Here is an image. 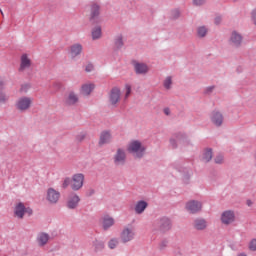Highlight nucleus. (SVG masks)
Listing matches in <instances>:
<instances>
[{
    "instance_id": "obj_21",
    "label": "nucleus",
    "mask_w": 256,
    "mask_h": 256,
    "mask_svg": "<svg viewBox=\"0 0 256 256\" xmlns=\"http://www.w3.org/2000/svg\"><path fill=\"white\" fill-rule=\"evenodd\" d=\"M134 69L137 75H145L149 71V67L144 63H135Z\"/></svg>"
},
{
    "instance_id": "obj_7",
    "label": "nucleus",
    "mask_w": 256,
    "mask_h": 256,
    "mask_svg": "<svg viewBox=\"0 0 256 256\" xmlns=\"http://www.w3.org/2000/svg\"><path fill=\"white\" fill-rule=\"evenodd\" d=\"M61 198V193L53 188H49L46 192V200L55 205Z\"/></svg>"
},
{
    "instance_id": "obj_29",
    "label": "nucleus",
    "mask_w": 256,
    "mask_h": 256,
    "mask_svg": "<svg viewBox=\"0 0 256 256\" xmlns=\"http://www.w3.org/2000/svg\"><path fill=\"white\" fill-rule=\"evenodd\" d=\"M114 45L116 49H121V47H123V36H116V38L114 39Z\"/></svg>"
},
{
    "instance_id": "obj_30",
    "label": "nucleus",
    "mask_w": 256,
    "mask_h": 256,
    "mask_svg": "<svg viewBox=\"0 0 256 256\" xmlns=\"http://www.w3.org/2000/svg\"><path fill=\"white\" fill-rule=\"evenodd\" d=\"M9 101V96L5 93V91L0 92V105H5Z\"/></svg>"
},
{
    "instance_id": "obj_38",
    "label": "nucleus",
    "mask_w": 256,
    "mask_h": 256,
    "mask_svg": "<svg viewBox=\"0 0 256 256\" xmlns=\"http://www.w3.org/2000/svg\"><path fill=\"white\" fill-rule=\"evenodd\" d=\"M250 251H256V239H252L249 243Z\"/></svg>"
},
{
    "instance_id": "obj_37",
    "label": "nucleus",
    "mask_w": 256,
    "mask_h": 256,
    "mask_svg": "<svg viewBox=\"0 0 256 256\" xmlns=\"http://www.w3.org/2000/svg\"><path fill=\"white\" fill-rule=\"evenodd\" d=\"M31 89V86L29 84H23L20 88V93H27Z\"/></svg>"
},
{
    "instance_id": "obj_10",
    "label": "nucleus",
    "mask_w": 256,
    "mask_h": 256,
    "mask_svg": "<svg viewBox=\"0 0 256 256\" xmlns=\"http://www.w3.org/2000/svg\"><path fill=\"white\" fill-rule=\"evenodd\" d=\"M221 221L224 225H231L235 221V213L231 210H227L222 213Z\"/></svg>"
},
{
    "instance_id": "obj_4",
    "label": "nucleus",
    "mask_w": 256,
    "mask_h": 256,
    "mask_svg": "<svg viewBox=\"0 0 256 256\" xmlns=\"http://www.w3.org/2000/svg\"><path fill=\"white\" fill-rule=\"evenodd\" d=\"M120 239L122 243L133 241L135 239V229L132 226H126L120 234Z\"/></svg>"
},
{
    "instance_id": "obj_18",
    "label": "nucleus",
    "mask_w": 256,
    "mask_h": 256,
    "mask_svg": "<svg viewBox=\"0 0 256 256\" xmlns=\"http://www.w3.org/2000/svg\"><path fill=\"white\" fill-rule=\"evenodd\" d=\"M83 52V45L79 44V43H76V44H73L71 47H70V57L72 59H75V57H78V55L80 53Z\"/></svg>"
},
{
    "instance_id": "obj_50",
    "label": "nucleus",
    "mask_w": 256,
    "mask_h": 256,
    "mask_svg": "<svg viewBox=\"0 0 256 256\" xmlns=\"http://www.w3.org/2000/svg\"><path fill=\"white\" fill-rule=\"evenodd\" d=\"M83 137H84V136H82V137L80 138V141H82Z\"/></svg>"
},
{
    "instance_id": "obj_17",
    "label": "nucleus",
    "mask_w": 256,
    "mask_h": 256,
    "mask_svg": "<svg viewBox=\"0 0 256 256\" xmlns=\"http://www.w3.org/2000/svg\"><path fill=\"white\" fill-rule=\"evenodd\" d=\"M113 139L111 131H103L100 134L99 145H107Z\"/></svg>"
},
{
    "instance_id": "obj_25",
    "label": "nucleus",
    "mask_w": 256,
    "mask_h": 256,
    "mask_svg": "<svg viewBox=\"0 0 256 256\" xmlns=\"http://www.w3.org/2000/svg\"><path fill=\"white\" fill-rule=\"evenodd\" d=\"M147 202L145 201H139L137 202L136 206H135V212L138 215H141V213H143V211H145V209H147Z\"/></svg>"
},
{
    "instance_id": "obj_13",
    "label": "nucleus",
    "mask_w": 256,
    "mask_h": 256,
    "mask_svg": "<svg viewBox=\"0 0 256 256\" xmlns=\"http://www.w3.org/2000/svg\"><path fill=\"white\" fill-rule=\"evenodd\" d=\"M81 201V198L77 194H72L68 197L67 201V207L68 209H77L79 206V203Z\"/></svg>"
},
{
    "instance_id": "obj_22",
    "label": "nucleus",
    "mask_w": 256,
    "mask_h": 256,
    "mask_svg": "<svg viewBox=\"0 0 256 256\" xmlns=\"http://www.w3.org/2000/svg\"><path fill=\"white\" fill-rule=\"evenodd\" d=\"M194 229H197V231H203L207 229V221L202 218H198L194 221Z\"/></svg>"
},
{
    "instance_id": "obj_46",
    "label": "nucleus",
    "mask_w": 256,
    "mask_h": 256,
    "mask_svg": "<svg viewBox=\"0 0 256 256\" xmlns=\"http://www.w3.org/2000/svg\"><path fill=\"white\" fill-rule=\"evenodd\" d=\"M212 89H215V87H213V86L212 87H208L207 91H211Z\"/></svg>"
},
{
    "instance_id": "obj_20",
    "label": "nucleus",
    "mask_w": 256,
    "mask_h": 256,
    "mask_svg": "<svg viewBox=\"0 0 256 256\" xmlns=\"http://www.w3.org/2000/svg\"><path fill=\"white\" fill-rule=\"evenodd\" d=\"M243 41V37H241V34L237 33L236 31L232 32V35L230 37V42L234 47H239Z\"/></svg>"
},
{
    "instance_id": "obj_32",
    "label": "nucleus",
    "mask_w": 256,
    "mask_h": 256,
    "mask_svg": "<svg viewBox=\"0 0 256 256\" xmlns=\"http://www.w3.org/2000/svg\"><path fill=\"white\" fill-rule=\"evenodd\" d=\"M124 91H125L124 99H129V97H131V85L126 84L124 87Z\"/></svg>"
},
{
    "instance_id": "obj_15",
    "label": "nucleus",
    "mask_w": 256,
    "mask_h": 256,
    "mask_svg": "<svg viewBox=\"0 0 256 256\" xmlns=\"http://www.w3.org/2000/svg\"><path fill=\"white\" fill-rule=\"evenodd\" d=\"M211 121L216 125V127H221V125H223V114L219 111H213Z\"/></svg>"
},
{
    "instance_id": "obj_40",
    "label": "nucleus",
    "mask_w": 256,
    "mask_h": 256,
    "mask_svg": "<svg viewBox=\"0 0 256 256\" xmlns=\"http://www.w3.org/2000/svg\"><path fill=\"white\" fill-rule=\"evenodd\" d=\"M5 89V80L0 79V92H3Z\"/></svg>"
},
{
    "instance_id": "obj_26",
    "label": "nucleus",
    "mask_w": 256,
    "mask_h": 256,
    "mask_svg": "<svg viewBox=\"0 0 256 256\" xmlns=\"http://www.w3.org/2000/svg\"><path fill=\"white\" fill-rule=\"evenodd\" d=\"M185 137V135L183 133H178L175 134L171 139H170V143L172 145V147H177V141H181V139H183Z\"/></svg>"
},
{
    "instance_id": "obj_47",
    "label": "nucleus",
    "mask_w": 256,
    "mask_h": 256,
    "mask_svg": "<svg viewBox=\"0 0 256 256\" xmlns=\"http://www.w3.org/2000/svg\"><path fill=\"white\" fill-rule=\"evenodd\" d=\"M237 256H247L245 253L238 254Z\"/></svg>"
},
{
    "instance_id": "obj_39",
    "label": "nucleus",
    "mask_w": 256,
    "mask_h": 256,
    "mask_svg": "<svg viewBox=\"0 0 256 256\" xmlns=\"http://www.w3.org/2000/svg\"><path fill=\"white\" fill-rule=\"evenodd\" d=\"M95 69V66H93V64L89 63L85 66V71L86 73H91V71H93Z\"/></svg>"
},
{
    "instance_id": "obj_5",
    "label": "nucleus",
    "mask_w": 256,
    "mask_h": 256,
    "mask_svg": "<svg viewBox=\"0 0 256 256\" xmlns=\"http://www.w3.org/2000/svg\"><path fill=\"white\" fill-rule=\"evenodd\" d=\"M31 67H33V60H31L29 54H22L20 57V66L18 71L23 73L24 71H28Z\"/></svg>"
},
{
    "instance_id": "obj_2",
    "label": "nucleus",
    "mask_w": 256,
    "mask_h": 256,
    "mask_svg": "<svg viewBox=\"0 0 256 256\" xmlns=\"http://www.w3.org/2000/svg\"><path fill=\"white\" fill-rule=\"evenodd\" d=\"M128 151L129 153H133V155H135V157L138 159H141V157H143L145 154V147L141 144V142L134 140L130 142Z\"/></svg>"
},
{
    "instance_id": "obj_19",
    "label": "nucleus",
    "mask_w": 256,
    "mask_h": 256,
    "mask_svg": "<svg viewBox=\"0 0 256 256\" xmlns=\"http://www.w3.org/2000/svg\"><path fill=\"white\" fill-rule=\"evenodd\" d=\"M113 225H115V219H113V217H111L109 215H104L102 217V227H103V229L107 230L110 227H113Z\"/></svg>"
},
{
    "instance_id": "obj_9",
    "label": "nucleus",
    "mask_w": 256,
    "mask_h": 256,
    "mask_svg": "<svg viewBox=\"0 0 256 256\" xmlns=\"http://www.w3.org/2000/svg\"><path fill=\"white\" fill-rule=\"evenodd\" d=\"M109 101L111 105H117L121 101V89L118 87L112 88L110 91Z\"/></svg>"
},
{
    "instance_id": "obj_49",
    "label": "nucleus",
    "mask_w": 256,
    "mask_h": 256,
    "mask_svg": "<svg viewBox=\"0 0 256 256\" xmlns=\"http://www.w3.org/2000/svg\"><path fill=\"white\" fill-rule=\"evenodd\" d=\"M247 203H248V205H251V201H248Z\"/></svg>"
},
{
    "instance_id": "obj_1",
    "label": "nucleus",
    "mask_w": 256,
    "mask_h": 256,
    "mask_svg": "<svg viewBox=\"0 0 256 256\" xmlns=\"http://www.w3.org/2000/svg\"><path fill=\"white\" fill-rule=\"evenodd\" d=\"M33 107V97L22 96L18 98L15 102V109L20 113H25Z\"/></svg>"
},
{
    "instance_id": "obj_44",
    "label": "nucleus",
    "mask_w": 256,
    "mask_h": 256,
    "mask_svg": "<svg viewBox=\"0 0 256 256\" xmlns=\"http://www.w3.org/2000/svg\"><path fill=\"white\" fill-rule=\"evenodd\" d=\"M165 115H171V110L169 108L164 109Z\"/></svg>"
},
{
    "instance_id": "obj_14",
    "label": "nucleus",
    "mask_w": 256,
    "mask_h": 256,
    "mask_svg": "<svg viewBox=\"0 0 256 256\" xmlns=\"http://www.w3.org/2000/svg\"><path fill=\"white\" fill-rule=\"evenodd\" d=\"M50 236L45 232L38 233L36 243L39 247H45L49 243Z\"/></svg>"
},
{
    "instance_id": "obj_43",
    "label": "nucleus",
    "mask_w": 256,
    "mask_h": 256,
    "mask_svg": "<svg viewBox=\"0 0 256 256\" xmlns=\"http://www.w3.org/2000/svg\"><path fill=\"white\" fill-rule=\"evenodd\" d=\"M215 23H216V25H219V23H221V17H216Z\"/></svg>"
},
{
    "instance_id": "obj_3",
    "label": "nucleus",
    "mask_w": 256,
    "mask_h": 256,
    "mask_svg": "<svg viewBox=\"0 0 256 256\" xmlns=\"http://www.w3.org/2000/svg\"><path fill=\"white\" fill-rule=\"evenodd\" d=\"M26 215H33V210L31 208H27L25 207V204H23V202H19L15 205L14 208V215L15 217H17L18 219H23V217Z\"/></svg>"
},
{
    "instance_id": "obj_41",
    "label": "nucleus",
    "mask_w": 256,
    "mask_h": 256,
    "mask_svg": "<svg viewBox=\"0 0 256 256\" xmlns=\"http://www.w3.org/2000/svg\"><path fill=\"white\" fill-rule=\"evenodd\" d=\"M215 163H219V164L223 163V156L222 155L217 156L215 158Z\"/></svg>"
},
{
    "instance_id": "obj_6",
    "label": "nucleus",
    "mask_w": 256,
    "mask_h": 256,
    "mask_svg": "<svg viewBox=\"0 0 256 256\" xmlns=\"http://www.w3.org/2000/svg\"><path fill=\"white\" fill-rule=\"evenodd\" d=\"M71 189L72 191H79L83 187L85 181V175L82 173L74 174L71 179Z\"/></svg>"
},
{
    "instance_id": "obj_34",
    "label": "nucleus",
    "mask_w": 256,
    "mask_h": 256,
    "mask_svg": "<svg viewBox=\"0 0 256 256\" xmlns=\"http://www.w3.org/2000/svg\"><path fill=\"white\" fill-rule=\"evenodd\" d=\"M117 245H119V240H117V239H111L108 243L109 249H115V247H117Z\"/></svg>"
},
{
    "instance_id": "obj_23",
    "label": "nucleus",
    "mask_w": 256,
    "mask_h": 256,
    "mask_svg": "<svg viewBox=\"0 0 256 256\" xmlns=\"http://www.w3.org/2000/svg\"><path fill=\"white\" fill-rule=\"evenodd\" d=\"M158 225L161 231H169V229H171V220H169L168 218H162L158 222Z\"/></svg>"
},
{
    "instance_id": "obj_28",
    "label": "nucleus",
    "mask_w": 256,
    "mask_h": 256,
    "mask_svg": "<svg viewBox=\"0 0 256 256\" xmlns=\"http://www.w3.org/2000/svg\"><path fill=\"white\" fill-rule=\"evenodd\" d=\"M92 39L95 41L101 39V27L97 26L92 30Z\"/></svg>"
},
{
    "instance_id": "obj_48",
    "label": "nucleus",
    "mask_w": 256,
    "mask_h": 256,
    "mask_svg": "<svg viewBox=\"0 0 256 256\" xmlns=\"http://www.w3.org/2000/svg\"><path fill=\"white\" fill-rule=\"evenodd\" d=\"M0 13H1L2 17H4L5 14L3 13V10L0 9Z\"/></svg>"
},
{
    "instance_id": "obj_35",
    "label": "nucleus",
    "mask_w": 256,
    "mask_h": 256,
    "mask_svg": "<svg viewBox=\"0 0 256 256\" xmlns=\"http://www.w3.org/2000/svg\"><path fill=\"white\" fill-rule=\"evenodd\" d=\"M94 247L96 251H101V249L105 247V244H103V242L95 241Z\"/></svg>"
},
{
    "instance_id": "obj_8",
    "label": "nucleus",
    "mask_w": 256,
    "mask_h": 256,
    "mask_svg": "<svg viewBox=\"0 0 256 256\" xmlns=\"http://www.w3.org/2000/svg\"><path fill=\"white\" fill-rule=\"evenodd\" d=\"M113 159L115 165H125V161L127 159V154L125 153V150L119 148L114 154Z\"/></svg>"
},
{
    "instance_id": "obj_33",
    "label": "nucleus",
    "mask_w": 256,
    "mask_h": 256,
    "mask_svg": "<svg viewBox=\"0 0 256 256\" xmlns=\"http://www.w3.org/2000/svg\"><path fill=\"white\" fill-rule=\"evenodd\" d=\"M197 33L199 37H205L207 35V28H205V26H201L198 28Z\"/></svg>"
},
{
    "instance_id": "obj_42",
    "label": "nucleus",
    "mask_w": 256,
    "mask_h": 256,
    "mask_svg": "<svg viewBox=\"0 0 256 256\" xmlns=\"http://www.w3.org/2000/svg\"><path fill=\"white\" fill-rule=\"evenodd\" d=\"M194 5H203L205 3V0H193Z\"/></svg>"
},
{
    "instance_id": "obj_36",
    "label": "nucleus",
    "mask_w": 256,
    "mask_h": 256,
    "mask_svg": "<svg viewBox=\"0 0 256 256\" xmlns=\"http://www.w3.org/2000/svg\"><path fill=\"white\" fill-rule=\"evenodd\" d=\"M71 183H72L71 178H65L62 183L63 189H67V187H69V185L71 186Z\"/></svg>"
},
{
    "instance_id": "obj_45",
    "label": "nucleus",
    "mask_w": 256,
    "mask_h": 256,
    "mask_svg": "<svg viewBox=\"0 0 256 256\" xmlns=\"http://www.w3.org/2000/svg\"><path fill=\"white\" fill-rule=\"evenodd\" d=\"M175 15L174 17H179V12L177 10L174 11Z\"/></svg>"
},
{
    "instance_id": "obj_27",
    "label": "nucleus",
    "mask_w": 256,
    "mask_h": 256,
    "mask_svg": "<svg viewBox=\"0 0 256 256\" xmlns=\"http://www.w3.org/2000/svg\"><path fill=\"white\" fill-rule=\"evenodd\" d=\"M203 161H205L206 163H209V161L211 159H213V151L211 149H207L204 153H203V157H202Z\"/></svg>"
},
{
    "instance_id": "obj_11",
    "label": "nucleus",
    "mask_w": 256,
    "mask_h": 256,
    "mask_svg": "<svg viewBox=\"0 0 256 256\" xmlns=\"http://www.w3.org/2000/svg\"><path fill=\"white\" fill-rule=\"evenodd\" d=\"M101 14V6L97 3H92L90 5V21H95L96 19H99V15Z\"/></svg>"
},
{
    "instance_id": "obj_24",
    "label": "nucleus",
    "mask_w": 256,
    "mask_h": 256,
    "mask_svg": "<svg viewBox=\"0 0 256 256\" xmlns=\"http://www.w3.org/2000/svg\"><path fill=\"white\" fill-rule=\"evenodd\" d=\"M93 89H95V84L86 83L82 85L81 93L82 95H91V93L93 92Z\"/></svg>"
},
{
    "instance_id": "obj_31",
    "label": "nucleus",
    "mask_w": 256,
    "mask_h": 256,
    "mask_svg": "<svg viewBox=\"0 0 256 256\" xmlns=\"http://www.w3.org/2000/svg\"><path fill=\"white\" fill-rule=\"evenodd\" d=\"M163 85L165 89H171V85H173V79L171 76L165 78Z\"/></svg>"
},
{
    "instance_id": "obj_12",
    "label": "nucleus",
    "mask_w": 256,
    "mask_h": 256,
    "mask_svg": "<svg viewBox=\"0 0 256 256\" xmlns=\"http://www.w3.org/2000/svg\"><path fill=\"white\" fill-rule=\"evenodd\" d=\"M202 207H203V204H201V202L195 201V200L189 201L186 204V209L190 213H199V211H201Z\"/></svg>"
},
{
    "instance_id": "obj_16",
    "label": "nucleus",
    "mask_w": 256,
    "mask_h": 256,
    "mask_svg": "<svg viewBox=\"0 0 256 256\" xmlns=\"http://www.w3.org/2000/svg\"><path fill=\"white\" fill-rule=\"evenodd\" d=\"M66 105H77L79 103V96L75 92H68L65 97Z\"/></svg>"
}]
</instances>
